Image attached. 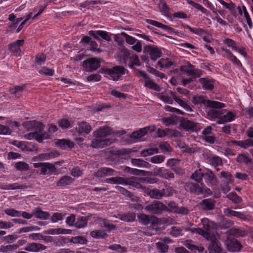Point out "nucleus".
<instances>
[{
	"label": "nucleus",
	"mask_w": 253,
	"mask_h": 253,
	"mask_svg": "<svg viewBox=\"0 0 253 253\" xmlns=\"http://www.w3.org/2000/svg\"><path fill=\"white\" fill-rule=\"evenodd\" d=\"M201 222L203 226V229L201 228L187 227L185 229L186 231H190L192 233H196L201 235L206 239L211 242L216 240L215 237V230L217 225L213 221L210 220L208 218H203Z\"/></svg>",
	"instance_id": "f257e3e1"
},
{
	"label": "nucleus",
	"mask_w": 253,
	"mask_h": 253,
	"mask_svg": "<svg viewBox=\"0 0 253 253\" xmlns=\"http://www.w3.org/2000/svg\"><path fill=\"white\" fill-rule=\"evenodd\" d=\"M216 108L210 109L208 112V115L211 118H218L220 120L221 123L232 122L235 119V115L233 112L226 110H218Z\"/></svg>",
	"instance_id": "f03ea898"
},
{
	"label": "nucleus",
	"mask_w": 253,
	"mask_h": 253,
	"mask_svg": "<svg viewBox=\"0 0 253 253\" xmlns=\"http://www.w3.org/2000/svg\"><path fill=\"white\" fill-rule=\"evenodd\" d=\"M106 182L113 184L129 185L133 187H137L139 185L138 178L134 176H131L128 178L119 176L111 177L106 179Z\"/></svg>",
	"instance_id": "7ed1b4c3"
},
{
	"label": "nucleus",
	"mask_w": 253,
	"mask_h": 253,
	"mask_svg": "<svg viewBox=\"0 0 253 253\" xmlns=\"http://www.w3.org/2000/svg\"><path fill=\"white\" fill-rule=\"evenodd\" d=\"M193 102L195 104H204L207 105V106L213 108H222L225 107V105L224 103L210 100L205 99L202 96H195L193 98Z\"/></svg>",
	"instance_id": "20e7f679"
},
{
	"label": "nucleus",
	"mask_w": 253,
	"mask_h": 253,
	"mask_svg": "<svg viewBox=\"0 0 253 253\" xmlns=\"http://www.w3.org/2000/svg\"><path fill=\"white\" fill-rule=\"evenodd\" d=\"M179 70L188 75L199 78L202 74V71L196 69L190 62H187L179 67Z\"/></svg>",
	"instance_id": "39448f33"
},
{
	"label": "nucleus",
	"mask_w": 253,
	"mask_h": 253,
	"mask_svg": "<svg viewBox=\"0 0 253 253\" xmlns=\"http://www.w3.org/2000/svg\"><path fill=\"white\" fill-rule=\"evenodd\" d=\"M145 209L148 212L151 213L158 214L163 211H166L167 209V207L160 201H155L146 206Z\"/></svg>",
	"instance_id": "423d86ee"
},
{
	"label": "nucleus",
	"mask_w": 253,
	"mask_h": 253,
	"mask_svg": "<svg viewBox=\"0 0 253 253\" xmlns=\"http://www.w3.org/2000/svg\"><path fill=\"white\" fill-rule=\"evenodd\" d=\"M125 71L126 69L123 67L117 66L109 69L108 74L112 80L117 81L125 74Z\"/></svg>",
	"instance_id": "0eeeda50"
},
{
	"label": "nucleus",
	"mask_w": 253,
	"mask_h": 253,
	"mask_svg": "<svg viewBox=\"0 0 253 253\" xmlns=\"http://www.w3.org/2000/svg\"><path fill=\"white\" fill-rule=\"evenodd\" d=\"M83 66L86 71L91 72L100 67V62L95 58H89L83 62Z\"/></svg>",
	"instance_id": "6e6552de"
},
{
	"label": "nucleus",
	"mask_w": 253,
	"mask_h": 253,
	"mask_svg": "<svg viewBox=\"0 0 253 253\" xmlns=\"http://www.w3.org/2000/svg\"><path fill=\"white\" fill-rule=\"evenodd\" d=\"M113 140L110 139H102L101 138H96L93 139L90 144V146L93 148H103L112 144Z\"/></svg>",
	"instance_id": "1a4fd4ad"
},
{
	"label": "nucleus",
	"mask_w": 253,
	"mask_h": 253,
	"mask_svg": "<svg viewBox=\"0 0 253 253\" xmlns=\"http://www.w3.org/2000/svg\"><path fill=\"white\" fill-rule=\"evenodd\" d=\"M155 129L156 126H154L140 128L138 130L133 132L132 133L131 137L136 140L140 139L146 135L149 130L150 131H154Z\"/></svg>",
	"instance_id": "9d476101"
},
{
	"label": "nucleus",
	"mask_w": 253,
	"mask_h": 253,
	"mask_svg": "<svg viewBox=\"0 0 253 253\" xmlns=\"http://www.w3.org/2000/svg\"><path fill=\"white\" fill-rule=\"evenodd\" d=\"M155 175L166 179L174 178V174L169 169L164 168H158L154 170Z\"/></svg>",
	"instance_id": "9b49d317"
},
{
	"label": "nucleus",
	"mask_w": 253,
	"mask_h": 253,
	"mask_svg": "<svg viewBox=\"0 0 253 253\" xmlns=\"http://www.w3.org/2000/svg\"><path fill=\"white\" fill-rule=\"evenodd\" d=\"M112 134V129L108 126H101L93 132L96 138H104Z\"/></svg>",
	"instance_id": "f8f14e48"
},
{
	"label": "nucleus",
	"mask_w": 253,
	"mask_h": 253,
	"mask_svg": "<svg viewBox=\"0 0 253 253\" xmlns=\"http://www.w3.org/2000/svg\"><path fill=\"white\" fill-rule=\"evenodd\" d=\"M46 249V247L43 244L32 242L29 243L26 247L24 248V250L28 252L38 253L43 251Z\"/></svg>",
	"instance_id": "ddd939ff"
},
{
	"label": "nucleus",
	"mask_w": 253,
	"mask_h": 253,
	"mask_svg": "<svg viewBox=\"0 0 253 253\" xmlns=\"http://www.w3.org/2000/svg\"><path fill=\"white\" fill-rule=\"evenodd\" d=\"M26 126L28 128H33L35 130V132H37L38 134H43L45 132H42V130L44 128L43 125L39 122L33 121L28 122L25 123Z\"/></svg>",
	"instance_id": "4468645a"
},
{
	"label": "nucleus",
	"mask_w": 253,
	"mask_h": 253,
	"mask_svg": "<svg viewBox=\"0 0 253 253\" xmlns=\"http://www.w3.org/2000/svg\"><path fill=\"white\" fill-rule=\"evenodd\" d=\"M89 35L93 36L95 39L99 40V37L107 41H110L111 38L109 34L106 31L98 30L97 31H89L88 32Z\"/></svg>",
	"instance_id": "2eb2a0df"
},
{
	"label": "nucleus",
	"mask_w": 253,
	"mask_h": 253,
	"mask_svg": "<svg viewBox=\"0 0 253 253\" xmlns=\"http://www.w3.org/2000/svg\"><path fill=\"white\" fill-rule=\"evenodd\" d=\"M57 170L55 166L51 163H44L42 169H41V174L43 175H50L55 173Z\"/></svg>",
	"instance_id": "dca6fc26"
},
{
	"label": "nucleus",
	"mask_w": 253,
	"mask_h": 253,
	"mask_svg": "<svg viewBox=\"0 0 253 253\" xmlns=\"http://www.w3.org/2000/svg\"><path fill=\"white\" fill-rule=\"evenodd\" d=\"M198 81L205 89L212 90L214 88L215 81L211 78H200Z\"/></svg>",
	"instance_id": "f3484780"
},
{
	"label": "nucleus",
	"mask_w": 253,
	"mask_h": 253,
	"mask_svg": "<svg viewBox=\"0 0 253 253\" xmlns=\"http://www.w3.org/2000/svg\"><path fill=\"white\" fill-rule=\"evenodd\" d=\"M26 139L31 140L34 138L36 139L39 142H42L43 140L48 138V134L47 133L43 134H38L37 132L29 133L25 135Z\"/></svg>",
	"instance_id": "a211bd4d"
},
{
	"label": "nucleus",
	"mask_w": 253,
	"mask_h": 253,
	"mask_svg": "<svg viewBox=\"0 0 253 253\" xmlns=\"http://www.w3.org/2000/svg\"><path fill=\"white\" fill-rule=\"evenodd\" d=\"M34 216L41 220H46L50 217V214L47 211H42L40 208L33 210Z\"/></svg>",
	"instance_id": "6ab92c4d"
},
{
	"label": "nucleus",
	"mask_w": 253,
	"mask_h": 253,
	"mask_svg": "<svg viewBox=\"0 0 253 253\" xmlns=\"http://www.w3.org/2000/svg\"><path fill=\"white\" fill-rule=\"evenodd\" d=\"M76 129L79 133H85L88 134L91 131L92 128L87 122H82L78 123Z\"/></svg>",
	"instance_id": "aec40b11"
},
{
	"label": "nucleus",
	"mask_w": 253,
	"mask_h": 253,
	"mask_svg": "<svg viewBox=\"0 0 253 253\" xmlns=\"http://www.w3.org/2000/svg\"><path fill=\"white\" fill-rule=\"evenodd\" d=\"M145 50L149 53L152 60L155 61L161 56V52L159 49L156 47L148 46Z\"/></svg>",
	"instance_id": "412c9836"
},
{
	"label": "nucleus",
	"mask_w": 253,
	"mask_h": 253,
	"mask_svg": "<svg viewBox=\"0 0 253 253\" xmlns=\"http://www.w3.org/2000/svg\"><path fill=\"white\" fill-rule=\"evenodd\" d=\"M205 182L209 185H215L217 182L216 176L211 170H207L204 175Z\"/></svg>",
	"instance_id": "4be33fe9"
},
{
	"label": "nucleus",
	"mask_w": 253,
	"mask_h": 253,
	"mask_svg": "<svg viewBox=\"0 0 253 253\" xmlns=\"http://www.w3.org/2000/svg\"><path fill=\"white\" fill-rule=\"evenodd\" d=\"M115 170L109 168H102L95 173V176L97 177H103L114 175Z\"/></svg>",
	"instance_id": "5701e85b"
},
{
	"label": "nucleus",
	"mask_w": 253,
	"mask_h": 253,
	"mask_svg": "<svg viewBox=\"0 0 253 253\" xmlns=\"http://www.w3.org/2000/svg\"><path fill=\"white\" fill-rule=\"evenodd\" d=\"M45 234L49 235H59V234H70L72 231L70 229L59 228H51L44 231Z\"/></svg>",
	"instance_id": "b1692460"
},
{
	"label": "nucleus",
	"mask_w": 253,
	"mask_h": 253,
	"mask_svg": "<svg viewBox=\"0 0 253 253\" xmlns=\"http://www.w3.org/2000/svg\"><path fill=\"white\" fill-rule=\"evenodd\" d=\"M24 43V40H17L14 43L9 44V49L10 51L16 55L19 56L21 53L20 46L22 45Z\"/></svg>",
	"instance_id": "393cba45"
},
{
	"label": "nucleus",
	"mask_w": 253,
	"mask_h": 253,
	"mask_svg": "<svg viewBox=\"0 0 253 253\" xmlns=\"http://www.w3.org/2000/svg\"><path fill=\"white\" fill-rule=\"evenodd\" d=\"M224 214L230 217H236L241 219H245L246 216L244 214L241 212L233 211L230 209H225L223 211Z\"/></svg>",
	"instance_id": "a878e982"
},
{
	"label": "nucleus",
	"mask_w": 253,
	"mask_h": 253,
	"mask_svg": "<svg viewBox=\"0 0 253 253\" xmlns=\"http://www.w3.org/2000/svg\"><path fill=\"white\" fill-rule=\"evenodd\" d=\"M228 250L231 252H239L241 249V245L236 239H233L227 243Z\"/></svg>",
	"instance_id": "bb28decb"
},
{
	"label": "nucleus",
	"mask_w": 253,
	"mask_h": 253,
	"mask_svg": "<svg viewBox=\"0 0 253 253\" xmlns=\"http://www.w3.org/2000/svg\"><path fill=\"white\" fill-rule=\"evenodd\" d=\"M74 181V179L67 175L62 176L57 182L56 185L59 187H63L71 184Z\"/></svg>",
	"instance_id": "cd10ccee"
},
{
	"label": "nucleus",
	"mask_w": 253,
	"mask_h": 253,
	"mask_svg": "<svg viewBox=\"0 0 253 253\" xmlns=\"http://www.w3.org/2000/svg\"><path fill=\"white\" fill-rule=\"evenodd\" d=\"M187 189H189L191 192L196 193L198 195L201 194L203 192V189L198 184L194 183H187L186 185Z\"/></svg>",
	"instance_id": "c85d7f7f"
},
{
	"label": "nucleus",
	"mask_w": 253,
	"mask_h": 253,
	"mask_svg": "<svg viewBox=\"0 0 253 253\" xmlns=\"http://www.w3.org/2000/svg\"><path fill=\"white\" fill-rule=\"evenodd\" d=\"M193 225V224L191 223H187L185 226L182 227V229H178L176 227H173L171 228V230L170 231V234L174 237H177L181 235V232H182V230H184V231H186L185 230V229L187 227V226H188L189 228H192L191 227Z\"/></svg>",
	"instance_id": "c756f323"
},
{
	"label": "nucleus",
	"mask_w": 253,
	"mask_h": 253,
	"mask_svg": "<svg viewBox=\"0 0 253 253\" xmlns=\"http://www.w3.org/2000/svg\"><path fill=\"white\" fill-rule=\"evenodd\" d=\"M116 217L123 221L132 222L135 219V214L134 212H128L126 214H118Z\"/></svg>",
	"instance_id": "7c9ffc66"
},
{
	"label": "nucleus",
	"mask_w": 253,
	"mask_h": 253,
	"mask_svg": "<svg viewBox=\"0 0 253 253\" xmlns=\"http://www.w3.org/2000/svg\"><path fill=\"white\" fill-rule=\"evenodd\" d=\"M57 144L59 145L60 148L63 149L71 148L74 146V143L68 139L59 140L57 142Z\"/></svg>",
	"instance_id": "2f4dec72"
},
{
	"label": "nucleus",
	"mask_w": 253,
	"mask_h": 253,
	"mask_svg": "<svg viewBox=\"0 0 253 253\" xmlns=\"http://www.w3.org/2000/svg\"><path fill=\"white\" fill-rule=\"evenodd\" d=\"M148 195L151 198L155 199H161L163 197L162 190L158 189H150L148 192Z\"/></svg>",
	"instance_id": "473e14b6"
},
{
	"label": "nucleus",
	"mask_w": 253,
	"mask_h": 253,
	"mask_svg": "<svg viewBox=\"0 0 253 253\" xmlns=\"http://www.w3.org/2000/svg\"><path fill=\"white\" fill-rule=\"evenodd\" d=\"M19 247L17 244L2 245L0 246V252L3 253H12L13 250H16Z\"/></svg>",
	"instance_id": "72a5a7b5"
},
{
	"label": "nucleus",
	"mask_w": 253,
	"mask_h": 253,
	"mask_svg": "<svg viewBox=\"0 0 253 253\" xmlns=\"http://www.w3.org/2000/svg\"><path fill=\"white\" fill-rule=\"evenodd\" d=\"M209 161L210 164L215 168L223 165L221 158L217 156H211L209 157Z\"/></svg>",
	"instance_id": "f704fd0d"
},
{
	"label": "nucleus",
	"mask_w": 253,
	"mask_h": 253,
	"mask_svg": "<svg viewBox=\"0 0 253 253\" xmlns=\"http://www.w3.org/2000/svg\"><path fill=\"white\" fill-rule=\"evenodd\" d=\"M144 86L148 88L159 91L161 89L160 87L156 84L152 80L149 78L145 80Z\"/></svg>",
	"instance_id": "c9c22d12"
},
{
	"label": "nucleus",
	"mask_w": 253,
	"mask_h": 253,
	"mask_svg": "<svg viewBox=\"0 0 253 253\" xmlns=\"http://www.w3.org/2000/svg\"><path fill=\"white\" fill-rule=\"evenodd\" d=\"M116 188L123 195L130 198L132 201H135L138 200V198L137 197L134 196L131 192L124 188L117 186H116Z\"/></svg>",
	"instance_id": "e433bc0d"
},
{
	"label": "nucleus",
	"mask_w": 253,
	"mask_h": 253,
	"mask_svg": "<svg viewBox=\"0 0 253 253\" xmlns=\"http://www.w3.org/2000/svg\"><path fill=\"white\" fill-rule=\"evenodd\" d=\"M173 99L182 107L185 109L186 111H191V107L187 104V103L184 100L181 99L177 97L174 93L171 92Z\"/></svg>",
	"instance_id": "4c0bfd02"
},
{
	"label": "nucleus",
	"mask_w": 253,
	"mask_h": 253,
	"mask_svg": "<svg viewBox=\"0 0 253 253\" xmlns=\"http://www.w3.org/2000/svg\"><path fill=\"white\" fill-rule=\"evenodd\" d=\"M88 218L85 216L80 217L77 218V221L75 223V226L77 228H82L87 225Z\"/></svg>",
	"instance_id": "58836bf2"
},
{
	"label": "nucleus",
	"mask_w": 253,
	"mask_h": 253,
	"mask_svg": "<svg viewBox=\"0 0 253 253\" xmlns=\"http://www.w3.org/2000/svg\"><path fill=\"white\" fill-rule=\"evenodd\" d=\"M161 122L166 126H173L177 124V120L175 117L171 116L170 117L163 118L161 119Z\"/></svg>",
	"instance_id": "ea45409f"
},
{
	"label": "nucleus",
	"mask_w": 253,
	"mask_h": 253,
	"mask_svg": "<svg viewBox=\"0 0 253 253\" xmlns=\"http://www.w3.org/2000/svg\"><path fill=\"white\" fill-rule=\"evenodd\" d=\"M204 209L211 210L214 208V204L211 199H205L201 203Z\"/></svg>",
	"instance_id": "a19ab883"
},
{
	"label": "nucleus",
	"mask_w": 253,
	"mask_h": 253,
	"mask_svg": "<svg viewBox=\"0 0 253 253\" xmlns=\"http://www.w3.org/2000/svg\"><path fill=\"white\" fill-rule=\"evenodd\" d=\"M205 173L201 171V169L196 170L191 176V179L195 181L200 183L203 180V177H204Z\"/></svg>",
	"instance_id": "79ce46f5"
},
{
	"label": "nucleus",
	"mask_w": 253,
	"mask_h": 253,
	"mask_svg": "<svg viewBox=\"0 0 253 253\" xmlns=\"http://www.w3.org/2000/svg\"><path fill=\"white\" fill-rule=\"evenodd\" d=\"M59 156L58 152L56 151L50 152L47 153H43L39 155V157L41 160H49Z\"/></svg>",
	"instance_id": "37998d69"
},
{
	"label": "nucleus",
	"mask_w": 253,
	"mask_h": 253,
	"mask_svg": "<svg viewBox=\"0 0 253 253\" xmlns=\"http://www.w3.org/2000/svg\"><path fill=\"white\" fill-rule=\"evenodd\" d=\"M90 235L94 238H104L107 236V234L103 229L92 231L90 232Z\"/></svg>",
	"instance_id": "c03bdc74"
},
{
	"label": "nucleus",
	"mask_w": 253,
	"mask_h": 253,
	"mask_svg": "<svg viewBox=\"0 0 253 253\" xmlns=\"http://www.w3.org/2000/svg\"><path fill=\"white\" fill-rule=\"evenodd\" d=\"M180 126L186 130H194L195 124L194 123L188 120H184L181 121Z\"/></svg>",
	"instance_id": "a18cd8bd"
},
{
	"label": "nucleus",
	"mask_w": 253,
	"mask_h": 253,
	"mask_svg": "<svg viewBox=\"0 0 253 253\" xmlns=\"http://www.w3.org/2000/svg\"><path fill=\"white\" fill-rule=\"evenodd\" d=\"M216 240L211 242L209 248V253H222L221 248L216 243Z\"/></svg>",
	"instance_id": "49530a36"
},
{
	"label": "nucleus",
	"mask_w": 253,
	"mask_h": 253,
	"mask_svg": "<svg viewBox=\"0 0 253 253\" xmlns=\"http://www.w3.org/2000/svg\"><path fill=\"white\" fill-rule=\"evenodd\" d=\"M131 164L136 167L146 168L148 166L149 164L140 159H131Z\"/></svg>",
	"instance_id": "de8ad7c7"
},
{
	"label": "nucleus",
	"mask_w": 253,
	"mask_h": 253,
	"mask_svg": "<svg viewBox=\"0 0 253 253\" xmlns=\"http://www.w3.org/2000/svg\"><path fill=\"white\" fill-rule=\"evenodd\" d=\"M160 10L162 14L166 16L168 15L169 13V8L167 5L166 1L164 0H161L159 3Z\"/></svg>",
	"instance_id": "09e8293b"
},
{
	"label": "nucleus",
	"mask_w": 253,
	"mask_h": 253,
	"mask_svg": "<svg viewBox=\"0 0 253 253\" xmlns=\"http://www.w3.org/2000/svg\"><path fill=\"white\" fill-rule=\"evenodd\" d=\"M156 247L159 252L160 253H166L169 250V246L164 242L161 241L156 243Z\"/></svg>",
	"instance_id": "8fccbe9b"
},
{
	"label": "nucleus",
	"mask_w": 253,
	"mask_h": 253,
	"mask_svg": "<svg viewBox=\"0 0 253 253\" xmlns=\"http://www.w3.org/2000/svg\"><path fill=\"white\" fill-rule=\"evenodd\" d=\"M158 64L161 68H168L171 66L173 64L171 60L168 58H162L158 62Z\"/></svg>",
	"instance_id": "3c124183"
},
{
	"label": "nucleus",
	"mask_w": 253,
	"mask_h": 253,
	"mask_svg": "<svg viewBox=\"0 0 253 253\" xmlns=\"http://www.w3.org/2000/svg\"><path fill=\"white\" fill-rule=\"evenodd\" d=\"M65 214V213L60 212H54L51 217V221L52 223H56L59 221H61L63 219Z\"/></svg>",
	"instance_id": "603ef678"
},
{
	"label": "nucleus",
	"mask_w": 253,
	"mask_h": 253,
	"mask_svg": "<svg viewBox=\"0 0 253 253\" xmlns=\"http://www.w3.org/2000/svg\"><path fill=\"white\" fill-rule=\"evenodd\" d=\"M223 6L229 9L231 12L235 10V5L233 2L227 3L223 0H217Z\"/></svg>",
	"instance_id": "864d4df0"
},
{
	"label": "nucleus",
	"mask_w": 253,
	"mask_h": 253,
	"mask_svg": "<svg viewBox=\"0 0 253 253\" xmlns=\"http://www.w3.org/2000/svg\"><path fill=\"white\" fill-rule=\"evenodd\" d=\"M229 143L235 144L244 149H247L249 148V145L248 144V139L241 141L232 140L230 142H229Z\"/></svg>",
	"instance_id": "5fc2aeb1"
},
{
	"label": "nucleus",
	"mask_w": 253,
	"mask_h": 253,
	"mask_svg": "<svg viewBox=\"0 0 253 253\" xmlns=\"http://www.w3.org/2000/svg\"><path fill=\"white\" fill-rule=\"evenodd\" d=\"M159 147L163 153H169L171 152L172 149L168 142H165L159 145Z\"/></svg>",
	"instance_id": "6e6d98bb"
},
{
	"label": "nucleus",
	"mask_w": 253,
	"mask_h": 253,
	"mask_svg": "<svg viewBox=\"0 0 253 253\" xmlns=\"http://www.w3.org/2000/svg\"><path fill=\"white\" fill-rule=\"evenodd\" d=\"M4 212L12 217H20V211L13 209H8L4 210Z\"/></svg>",
	"instance_id": "4d7b16f0"
},
{
	"label": "nucleus",
	"mask_w": 253,
	"mask_h": 253,
	"mask_svg": "<svg viewBox=\"0 0 253 253\" xmlns=\"http://www.w3.org/2000/svg\"><path fill=\"white\" fill-rule=\"evenodd\" d=\"M237 161L239 163H245L246 164L252 163L251 159L243 154L238 155L237 157Z\"/></svg>",
	"instance_id": "13d9d810"
},
{
	"label": "nucleus",
	"mask_w": 253,
	"mask_h": 253,
	"mask_svg": "<svg viewBox=\"0 0 253 253\" xmlns=\"http://www.w3.org/2000/svg\"><path fill=\"white\" fill-rule=\"evenodd\" d=\"M46 56L43 54H38L36 56L35 63L38 65H41L45 62Z\"/></svg>",
	"instance_id": "bf43d9fd"
},
{
	"label": "nucleus",
	"mask_w": 253,
	"mask_h": 253,
	"mask_svg": "<svg viewBox=\"0 0 253 253\" xmlns=\"http://www.w3.org/2000/svg\"><path fill=\"white\" fill-rule=\"evenodd\" d=\"M15 167L17 170L26 171L29 169L28 164L24 162H19L15 164Z\"/></svg>",
	"instance_id": "052dcab7"
},
{
	"label": "nucleus",
	"mask_w": 253,
	"mask_h": 253,
	"mask_svg": "<svg viewBox=\"0 0 253 253\" xmlns=\"http://www.w3.org/2000/svg\"><path fill=\"white\" fill-rule=\"evenodd\" d=\"M27 187L26 186L19 185L15 183L7 185L5 189L6 190L23 189L26 188Z\"/></svg>",
	"instance_id": "680f3d73"
},
{
	"label": "nucleus",
	"mask_w": 253,
	"mask_h": 253,
	"mask_svg": "<svg viewBox=\"0 0 253 253\" xmlns=\"http://www.w3.org/2000/svg\"><path fill=\"white\" fill-rule=\"evenodd\" d=\"M157 153L158 151L156 149L149 148L142 151L141 152V156L143 157H146L147 156L152 155Z\"/></svg>",
	"instance_id": "e2e57ef3"
},
{
	"label": "nucleus",
	"mask_w": 253,
	"mask_h": 253,
	"mask_svg": "<svg viewBox=\"0 0 253 253\" xmlns=\"http://www.w3.org/2000/svg\"><path fill=\"white\" fill-rule=\"evenodd\" d=\"M148 23L152 25L155 26L158 28H160L165 30L169 29V28L167 26L155 20H148Z\"/></svg>",
	"instance_id": "0e129e2a"
},
{
	"label": "nucleus",
	"mask_w": 253,
	"mask_h": 253,
	"mask_svg": "<svg viewBox=\"0 0 253 253\" xmlns=\"http://www.w3.org/2000/svg\"><path fill=\"white\" fill-rule=\"evenodd\" d=\"M58 125L59 126L64 129L69 128L72 126L71 122L65 119L59 120L58 121Z\"/></svg>",
	"instance_id": "69168bd1"
},
{
	"label": "nucleus",
	"mask_w": 253,
	"mask_h": 253,
	"mask_svg": "<svg viewBox=\"0 0 253 253\" xmlns=\"http://www.w3.org/2000/svg\"><path fill=\"white\" fill-rule=\"evenodd\" d=\"M165 156L163 155H156L151 158V162L154 164H160L164 162Z\"/></svg>",
	"instance_id": "338daca9"
},
{
	"label": "nucleus",
	"mask_w": 253,
	"mask_h": 253,
	"mask_svg": "<svg viewBox=\"0 0 253 253\" xmlns=\"http://www.w3.org/2000/svg\"><path fill=\"white\" fill-rule=\"evenodd\" d=\"M162 193L163 197H169L172 196L174 193L175 190L171 187H168L165 189H163Z\"/></svg>",
	"instance_id": "774afa93"
}]
</instances>
